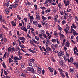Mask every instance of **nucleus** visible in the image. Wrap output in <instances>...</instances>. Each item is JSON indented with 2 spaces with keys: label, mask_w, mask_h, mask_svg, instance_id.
Wrapping results in <instances>:
<instances>
[{
  "label": "nucleus",
  "mask_w": 78,
  "mask_h": 78,
  "mask_svg": "<svg viewBox=\"0 0 78 78\" xmlns=\"http://www.w3.org/2000/svg\"><path fill=\"white\" fill-rule=\"evenodd\" d=\"M63 2L66 6H68L70 4V2L69 0H64Z\"/></svg>",
  "instance_id": "f257e3e1"
},
{
  "label": "nucleus",
  "mask_w": 78,
  "mask_h": 78,
  "mask_svg": "<svg viewBox=\"0 0 78 78\" xmlns=\"http://www.w3.org/2000/svg\"><path fill=\"white\" fill-rule=\"evenodd\" d=\"M58 34L59 36L60 37V38L61 39H64L65 36L64 34H62L61 32H58Z\"/></svg>",
  "instance_id": "f03ea898"
},
{
  "label": "nucleus",
  "mask_w": 78,
  "mask_h": 78,
  "mask_svg": "<svg viewBox=\"0 0 78 78\" xmlns=\"http://www.w3.org/2000/svg\"><path fill=\"white\" fill-rule=\"evenodd\" d=\"M71 31H73V34L74 36H76V35H78V33L76 32V31L75 30H74V29L72 28V27L71 28Z\"/></svg>",
  "instance_id": "7ed1b4c3"
},
{
  "label": "nucleus",
  "mask_w": 78,
  "mask_h": 78,
  "mask_svg": "<svg viewBox=\"0 0 78 78\" xmlns=\"http://www.w3.org/2000/svg\"><path fill=\"white\" fill-rule=\"evenodd\" d=\"M64 55V51H60L58 53V56L59 57H61L62 56H63Z\"/></svg>",
  "instance_id": "20e7f679"
},
{
  "label": "nucleus",
  "mask_w": 78,
  "mask_h": 78,
  "mask_svg": "<svg viewBox=\"0 0 78 78\" xmlns=\"http://www.w3.org/2000/svg\"><path fill=\"white\" fill-rule=\"evenodd\" d=\"M73 61H74V59L73 57H71L70 58V60L69 58H68V61L69 62H71L72 63L73 62Z\"/></svg>",
  "instance_id": "39448f33"
},
{
  "label": "nucleus",
  "mask_w": 78,
  "mask_h": 78,
  "mask_svg": "<svg viewBox=\"0 0 78 78\" xmlns=\"http://www.w3.org/2000/svg\"><path fill=\"white\" fill-rule=\"evenodd\" d=\"M13 8V4L11 5V4H10L9 6L7 7V9H8V10H10V9H11Z\"/></svg>",
  "instance_id": "423d86ee"
},
{
  "label": "nucleus",
  "mask_w": 78,
  "mask_h": 78,
  "mask_svg": "<svg viewBox=\"0 0 78 78\" xmlns=\"http://www.w3.org/2000/svg\"><path fill=\"white\" fill-rule=\"evenodd\" d=\"M67 12L66 11H65L64 12V19H65V20H66V18H67Z\"/></svg>",
  "instance_id": "0eeeda50"
},
{
  "label": "nucleus",
  "mask_w": 78,
  "mask_h": 78,
  "mask_svg": "<svg viewBox=\"0 0 78 78\" xmlns=\"http://www.w3.org/2000/svg\"><path fill=\"white\" fill-rule=\"evenodd\" d=\"M29 17H30V23H32L33 22V19H34V18H33V16H31L30 15L29 16Z\"/></svg>",
  "instance_id": "6e6552de"
},
{
  "label": "nucleus",
  "mask_w": 78,
  "mask_h": 78,
  "mask_svg": "<svg viewBox=\"0 0 78 78\" xmlns=\"http://www.w3.org/2000/svg\"><path fill=\"white\" fill-rule=\"evenodd\" d=\"M69 18L67 17L66 18V19L67 20H68L69 22H71V20H70V19H72V16L71 14H69Z\"/></svg>",
  "instance_id": "1a4fd4ad"
},
{
  "label": "nucleus",
  "mask_w": 78,
  "mask_h": 78,
  "mask_svg": "<svg viewBox=\"0 0 78 78\" xmlns=\"http://www.w3.org/2000/svg\"><path fill=\"white\" fill-rule=\"evenodd\" d=\"M4 39V43H6L7 41V39L5 37H2V38L1 39V41H3V40Z\"/></svg>",
  "instance_id": "9d476101"
},
{
  "label": "nucleus",
  "mask_w": 78,
  "mask_h": 78,
  "mask_svg": "<svg viewBox=\"0 0 78 78\" xmlns=\"http://www.w3.org/2000/svg\"><path fill=\"white\" fill-rule=\"evenodd\" d=\"M72 26H71V31L72 28H74V29H76V25L74 24V23H73L72 24Z\"/></svg>",
  "instance_id": "9b49d317"
},
{
  "label": "nucleus",
  "mask_w": 78,
  "mask_h": 78,
  "mask_svg": "<svg viewBox=\"0 0 78 78\" xmlns=\"http://www.w3.org/2000/svg\"><path fill=\"white\" fill-rule=\"evenodd\" d=\"M40 16H39L38 14H37L36 15V18L37 20H39L40 19Z\"/></svg>",
  "instance_id": "f8f14e48"
},
{
  "label": "nucleus",
  "mask_w": 78,
  "mask_h": 78,
  "mask_svg": "<svg viewBox=\"0 0 78 78\" xmlns=\"http://www.w3.org/2000/svg\"><path fill=\"white\" fill-rule=\"evenodd\" d=\"M65 45V46H66V47H69L70 45V42L68 41L67 42H66Z\"/></svg>",
  "instance_id": "ddd939ff"
},
{
  "label": "nucleus",
  "mask_w": 78,
  "mask_h": 78,
  "mask_svg": "<svg viewBox=\"0 0 78 78\" xmlns=\"http://www.w3.org/2000/svg\"><path fill=\"white\" fill-rule=\"evenodd\" d=\"M69 25V24H66V29L68 30L70 29V27Z\"/></svg>",
  "instance_id": "4468645a"
},
{
  "label": "nucleus",
  "mask_w": 78,
  "mask_h": 78,
  "mask_svg": "<svg viewBox=\"0 0 78 78\" xmlns=\"http://www.w3.org/2000/svg\"><path fill=\"white\" fill-rule=\"evenodd\" d=\"M25 5L27 6H30V5H31V2H29L28 1L26 2H25Z\"/></svg>",
  "instance_id": "2eb2a0df"
},
{
  "label": "nucleus",
  "mask_w": 78,
  "mask_h": 78,
  "mask_svg": "<svg viewBox=\"0 0 78 78\" xmlns=\"http://www.w3.org/2000/svg\"><path fill=\"white\" fill-rule=\"evenodd\" d=\"M19 38L21 41H25V38L23 37H19Z\"/></svg>",
  "instance_id": "dca6fc26"
},
{
  "label": "nucleus",
  "mask_w": 78,
  "mask_h": 78,
  "mask_svg": "<svg viewBox=\"0 0 78 78\" xmlns=\"http://www.w3.org/2000/svg\"><path fill=\"white\" fill-rule=\"evenodd\" d=\"M57 28L59 30H60V31L59 32H60V33H61V31H62V28L60 27V26H59V25L58 26Z\"/></svg>",
  "instance_id": "f3484780"
},
{
  "label": "nucleus",
  "mask_w": 78,
  "mask_h": 78,
  "mask_svg": "<svg viewBox=\"0 0 78 78\" xmlns=\"http://www.w3.org/2000/svg\"><path fill=\"white\" fill-rule=\"evenodd\" d=\"M8 60L9 62L10 63V62H14V61H13V59H12L11 58H8Z\"/></svg>",
  "instance_id": "a211bd4d"
},
{
  "label": "nucleus",
  "mask_w": 78,
  "mask_h": 78,
  "mask_svg": "<svg viewBox=\"0 0 78 78\" xmlns=\"http://www.w3.org/2000/svg\"><path fill=\"white\" fill-rule=\"evenodd\" d=\"M58 7L60 8V9H62V5H61V3H59L58 5Z\"/></svg>",
  "instance_id": "6ab92c4d"
},
{
  "label": "nucleus",
  "mask_w": 78,
  "mask_h": 78,
  "mask_svg": "<svg viewBox=\"0 0 78 78\" xmlns=\"http://www.w3.org/2000/svg\"><path fill=\"white\" fill-rule=\"evenodd\" d=\"M13 59L14 61H16V60H20L21 59L20 58H18L17 57H15Z\"/></svg>",
  "instance_id": "aec40b11"
},
{
  "label": "nucleus",
  "mask_w": 78,
  "mask_h": 78,
  "mask_svg": "<svg viewBox=\"0 0 78 78\" xmlns=\"http://www.w3.org/2000/svg\"><path fill=\"white\" fill-rule=\"evenodd\" d=\"M29 51L31 53H36L35 51H34V50H32L31 48H30L29 49Z\"/></svg>",
  "instance_id": "412c9836"
},
{
  "label": "nucleus",
  "mask_w": 78,
  "mask_h": 78,
  "mask_svg": "<svg viewBox=\"0 0 78 78\" xmlns=\"http://www.w3.org/2000/svg\"><path fill=\"white\" fill-rule=\"evenodd\" d=\"M58 70H59V72H60V73H62V72H64V71L63 70L61 69L58 68Z\"/></svg>",
  "instance_id": "4be33fe9"
},
{
  "label": "nucleus",
  "mask_w": 78,
  "mask_h": 78,
  "mask_svg": "<svg viewBox=\"0 0 78 78\" xmlns=\"http://www.w3.org/2000/svg\"><path fill=\"white\" fill-rule=\"evenodd\" d=\"M2 27L4 28V29H5V30H6V31H8V28H7L4 25H2Z\"/></svg>",
  "instance_id": "5701e85b"
},
{
  "label": "nucleus",
  "mask_w": 78,
  "mask_h": 78,
  "mask_svg": "<svg viewBox=\"0 0 78 78\" xmlns=\"http://www.w3.org/2000/svg\"><path fill=\"white\" fill-rule=\"evenodd\" d=\"M10 5V4H9V3L8 2H7L5 3V6H7V7L8 8V7H9V6Z\"/></svg>",
  "instance_id": "b1692460"
},
{
  "label": "nucleus",
  "mask_w": 78,
  "mask_h": 78,
  "mask_svg": "<svg viewBox=\"0 0 78 78\" xmlns=\"http://www.w3.org/2000/svg\"><path fill=\"white\" fill-rule=\"evenodd\" d=\"M7 50L9 53L10 51H11V50H12V48H11V47H9L7 49Z\"/></svg>",
  "instance_id": "393cba45"
},
{
  "label": "nucleus",
  "mask_w": 78,
  "mask_h": 78,
  "mask_svg": "<svg viewBox=\"0 0 78 78\" xmlns=\"http://www.w3.org/2000/svg\"><path fill=\"white\" fill-rule=\"evenodd\" d=\"M60 75L61 76H62V77L63 78H64L65 77V76L64 75V74L63 72L60 73Z\"/></svg>",
  "instance_id": "a878e982"
},
{
  "label": "nucleus",
  "mask_w": 78,
  "mask_h": 78,
  "mask_svg": "<svg viewBox=\"0 0 78 78\" xmlns=\"http://www.w3.org/2000/svg\"><path fill=\"white\" fill-rule=\"evenodd\" d=\"M27 29H30V28H31V25H30V23L28 24L27 26Z\"/></svg>",
  "instance_id": "bb28decb"
},
{
  "label": "nucleus",
  "mask_w": 78,
  "mask_h": 78,
  "mask_svg": "<svg viewBox=\"0 0 78 78\" xmlns=\"http://www.w3.org/2000/svg\"><path fill=\"white\" fill-rule=\"evenodd\" d=\"M56 8L53 7V8L52 11L54 12V13H56Z\"/></svg>",
  "instance_id": "cd10ccee"
},
{
  "label": "nucleus",
  "mask_w": 78,
  "mask_h": 78,
  "mask_svg": "<svg viewBox=\"0 0 78 78\" xmlns=\"http://www.w3.org/2000/svg\"><path fill=\"white\" fill-rule=\"evenodd\" d=\"M51 11V10L49 9L46 10L45 11V12H46V14H47V13H48V12H50Z\"/></svg>",
  "instance_id": "c85d7f7f"
},
{
  "label": "nucleus",
  "mask_w": 78,
  "mask_h": 78,
  "mask_svg": "<svg viewBox=\"0 0 78 78\" xmlns=\"http://www.w3.org/2000/svg\"><path fill=\"white\" fill-rule=\"evenodd\" d=\"M33 23L34 25H36L37 24V22L36 21H33Z\"/></svg>",
  "instance_id": "c756f323"
},
{
  "label": "nucleus",
  "mask_w": 78,
  "mask_h": 78,
  "mask_svg": "<svg viewBox=\"0 0 78 78\" xmlns=\"http://www.w3.org/2000/svg\"><path fill=\"white\" fill-rule=\"evenodd\" d=\"M2 65L4 68H6V64H5V63L4 62H3Z\"/></svg>",
  "instance_id": "7c9ffc66"
},
{
  "label": "nucleus",
  "mask_w": 78,
  "mask_h": 78,
  "mask_svg": "<svg viewBox=\"0 0 78 78\" xmlns=\"http://www.w3.org/2000/svg\"><path fill=\"white\" fill-rule=\"evenodd\" d=\"M60 64L62 66H63V65H64V62L62 60H61L60 61Z\"/></svg>",
  "instance_id": "2f4dec72"
},
{
  "label": "nucleus",
  "mask_w": 78,
  "mask_h": 78,
  "mask_svg": "<svg viewBox=\"0 0 78 78\" xmlns=\"http://www.w3.org/2000/svg\"><path fill=\"white\" fill-rule=\"evenodd\" d=\"M4 11L5 12L6 14H8V13H9V11H8V10L7 9H5L4 10Z\"/></svg>",
  "instance_id": "473e14b6"
},
{
  "label": "nucleus",
  "mask_w": 78,
  "mask_h": 78,
  "mask_svg": "<svg viewBox=\"0 0 78 78\" xmlns=\"http://www.w3.org/2000/svg\"><path fill=\"white\" fill-rule=\"evenodd\" d=\"M46 50L48 51H51V48L49 47L46 48Z\"/></svg>",
  "instance_id": "72a5a7b5"
},
{
  "label": "nucleus",
  "mask_w": 78,
  "mask_h": 78,
  "mask_svg": "<svg viewBox=\"0 0 78 78\" xmlns=\"http://www.w3.org/2000/svg\"><path fill=\"white\" fill-rule=\"evenodd\" d=\"M22 30L23 31H24L25 32H27V29L25 27L23 28Z\"/></svg>",
  "instance_id": "f704fd0d"
},
{
  "label": "nucleus",
  "mask_w": 78,
  "mask_h": 78,
  "mask_svg": "<svg viewBox=\"0 0 78 78\" xmlns=\"http://www.w3.org/2000/svg\"><path fill=\"white\" fill-rule=\"evenodd\" d=\"M63 58L65 61H68V59L67 58H66V56H64L63 57Z\"/></svg>",
  "instance_id": "c9c22d12"
},
{
  "label": "nucleus",
  "mask_w": 78,
  "mask_h": 78,
  "mask_svg": "<svg viewBox=\"0 0 78 78\" xmlns=\"http://www.w3.org/2000/svg\"><path fill=\"white\" fill-rule=\"evenodd\" d=\"M42 19L43 20H47V19L46 17H45L44 16H42Z\"/></svg>",
  "instance_id": "e433bc0d"
},
{
  "label": "nucleus",
  "mask_w": 78,
  "mask_h": 78,
  "mask_svg": "<svg viewBox=\"0 0 78 78\" xmlns=\"http://www.w3.org/2000/svg\"><path fill=\"white\" fill-rule=\"evenodd\" d=\"M31 72H32L33 73H34L35 72H34V70L33 68H31L30 70Z\"/></svg>",
  "instance_id": "4c0bfd02"
},
{
  "label": "nucleus",
  "mask_w": 78,
  "mask_h": 78,
  "mask_svg": "<svg viewBox=\"0 0 78 78\" xmlns=\"http://www.w3.org/2000/svg\"><path fill=\"white\" fill-rule=\"evenodd\" d=\"M35 39L37 41H39V37L37 36H35Z\"/></svg>",
  "instance_id": "58836bf2"
},
{
  "label": "nucleus",
  "mask_w": 78,
  "mask_h": 78,
  "mask_svg": "<svg viewBox=\"0 0 78 78\" xmlns=\"http://www.w3.org/2000/svg\"><path fill=\"white\" fill-rule=\"evenodd\" d=\"M48 69L51 72V73H52V72H53V69H52V68H51L50 67H49Z\"/></svg>",
  "instance_id": "ea45409f"
},
{
  "label": "nucleus",
  "mask_w": 78,
  "mask_h": 78,
  "mask_svg": "<svg viewBox=\"0 0 78 78\" xmlns=\"http://www.w3.org/2000/svg\"><path fill=\"white\" fill-rule=\"evenodd\" d=\"M34 7H35V8L34 9L35 10H37V5H36L35 4L34 5Z\"/></svg>",
  "instance_id": "a19ab883"
},
{
  "label": "nucleus",
  "mask_w": 78,
  "mask_h": 78,
  "mask_svg": "<svg viewBox=\"0 0 78 78\" xmlns=\"http://www.w3.org/2000/svg\"><path fill=\"white\" fill-rule=\"evenodd\" d=\"M41 33L42 34H45V31L43 30H41Z\"/></svg>",
  "instance_id": "79ce46f5"
},
{
  "label": "nucleus",
  "mask_w": 78,
  "mask_h": 78,
  "mask_svg": "<svg viewBox=\"0 0 78 78\" xmlns=\"http://www.w3.org/2000/svg\"><path fill=\"white\" fill-rule=\"evenodd\" d=\"M50 0H46V1H45V3H44V5L47 4V3H48V2H50Z\"/></svg>",
  "instance_id": "37998d69"
},
{
  "label": "nucleus",
  "mask_w": 78,
  "mask_h": 78,
  "mask_svg": "<svg viewBox=\"0 0 78 78\" xmlns=\"http://www.w3.org/2000/svg\"><path fill=\"white\" fill-rule=\"evenodd\" d=\"M51 47L53 49V50H54L55 49V45H53V44L52 45H51Z\"/></svg>",
  "instance_id": "c03bdc74"
},
{
  "label": "nucleus",
  "mask_w": 78,
  "mask_h": 78,
  "mask_svg": "<svg viewBox=\"0 0 78 78\" xmlns=\"http://www.w3.org/2000/svg\"><path fill=\"white\" fill-rule=\"evenodd\" d=\"M62 24H65L66 23V21L65 20H63L62 22Z\"/></svg>",
  "instance_id": "a18cd8bd"
},
{
  "label": "nucleus",
  "mask_w": 78,
  "mask_h": 78,
  "mask_svg": "<svg viewBox=\"0 0 78 78\" xmlns=\"http://www.w3.org/2000/svg\"><path fill=\"white\" fill-rule=\"evenodd\" d=\"M17 6H18V5H17V4H14V5L13 4V7L14 8H16V7H17Z\"/></svg>",
  "instance_id": "49530a36"
},
{
  "label": "nucleus",
  "mask_w": 78,
  "mask_h": 78,
  "mask_svg": "<svg viewBox=\"0 0 78 78\" xmlns=\"http://www.w3.org/2000/svg\"><path fill=\"white\" fill-rule=\"evenodd\" d=\"M59 17V16L58 15H56L55 16V17L53 18V19H57Z\"/></svg>",
  "instance_id": "de8ad7c7"
},
{
  "label": "nucleus",
  "mask_w": 78,
  "mask_h": 78,
  "mask_svg": "<svg viewBox=\"0 0 78 78\" xmlns=\"http://www.w3.org/2000/svg\"><path fill=\"white\" fill-rule=\"evenodd\" d=\"M51 41L52 42L55 43V42L56 41V39H53Z\"/></svg>",
  "instance_id": "09e8293b"
},
{
  "label": "nucleus",
  "mask_w": 78,
  "mask_h": 78,
  "mask_svg": "<svg viewBox=\"0 0 78 78\" xmlns=\"http://www.w3.org/2000/svg\"><path fill=\"white\" fill-rule=\"evenodd\" d=\"M42 25H43V26H44V25H45V21H44V20L42 21Z\"/></svg>",
  "instance_id": "8fccbe9b"
},
{
  "label": "nucleus",
  "mask_w": 78,
  "mask_h": 78,
  "mask_svg": "<svg viewBox=\"0 0 78 78\" xmlns=\"http://www.w3.org/2000/svg\"><path fill=\"white\" fill-rule=\"evenodd\" d=\"M60 14L62 16H63L64 15V12H63V11H60Z\"/></svg>",
  "instance_id": "3c124183"
},
{
  "label": "nucleus",
  "mask_w": 78,
  "mask_h": 78,
  "mask_svg": "<svg viewBox=\"0 0 78 78\" xmlns=\"http://www.w3.org/2000/svg\"><path fill=\"white\" fill-rule=\"evenodd\" d=\"M4 73L5 75H8V73L5 70H4Z\"/></svg>",
  "instance_id": "603ef678"
},
{
  "label": "nucleus",
  "mask_w": 78,
  "mask_h": 78,
  "mask_svg": "<svg viewBox=\"0 0 78 78\" xmlns=\"http://www.w3.org/2000/svg\"><path fill=\"white\" fill-rule=\"evenodd\" d=\"M64 31L66 34H67L68 33V30H67V29H64Z\"/></svg>",
  "instance_id": "864d4df0"
},
{
  "label": "nucleus",
  "mask_w": 78,
  "mask_h": 78,
  "mask_svg": "<svg viewBox=\"0 0 78 78\" xmlns=\"http://www.w3.org/2000/svg\"><path fill=\"white\" fill-rule=\"evenodd\" d=\"M29 61L30 62H33V61H34V59H33V58H31L29 60Z\"/></svg>",
  "instance_id": "5fc2aeb1"
},
{
  "label": "nucleus",
  "mask_w": 78,
  "mask_h": 78,
  "mask_svg": "<svg viewBox=\"0 0 78 78\" xmlns=\"http://www.w3.org/2000/svg\"><path fill=\"white\" fill-rule=\"evenodd\" d=\"M17 18H18V19H19V20H21V17H20V16H19V15H18L17 16Z\"/></svg>",
  "instance_id": "6e6d98bb"
},
{
  "label": "nucleus",
  "mask_w": 78,
  "mask_h": 78,
  "mask_svg": "<svg viewBox=\"0 0 78 78\" xmlns=\"http://www.w3.org/2000/svg\"><path fill=\"white\" fill-rule=\"evenodd\" d=\"M75 50H76V51H77L78 50H77V47L76 46H75L74 48V51H75Z\"/></svg>",
  "instance_id": "4d7b16f0"
},
{
  "label": "nucleus",
  "mask_w": 78,
  "mask_h": 78,
  "mask_svg": "<svg viewBox=\"0 0 78 78\" xmlns=\"http://www.w3.org/2000/svg\"><path fill=\"white\" fill-rule=\"evenodd\" d=\"M65 75L67 78H69V75H68V73H67V72H66L65 73Z\"/></svg>",
  "instance_id": "13d9d810"
},
{
  "label": "nucleus",
  "mask_w": 78,
  "mask_h": 78,
  "mask_svg": "<svg viewBox=\"0 0 78 78\" xmlns=\"http://www.w3.org/2000/svg\"><path fill=\"white\" fill-rule=\"evenodd\" d=\"M31 68L30 67H27V70L28 71H30V70H31Z\"/></svg>",
  "instance_id": "bf43d9fd"
},
{
  "label": "nucleus",
  "mask_w": 78,
  "mask_h": 78,
  "mask_svg": "<svg viewBox=\"0 0 78 78\" xmlns=\"http://www.w3.org/2000/svg\"><path fill=\"white\" fill-rule=\"evenodd\" d=\"M67 11L68 12H69H69L72 11V10L71 9H67Z\"/></svg>",
  "instance_id": "052dcab7"
},
{
  "label": "nucleus",
  "mask_w": 78,
  "mask_h": 78,
  "mask_svg": "<svg viewBox=\"0 0 78 78\" xmlns=\"http://www.w3.org/2000/svg\"><path fill=\"white\" fill-rule=\"evenodd\" d=\"M12 51V53H13V52H14V51H15V50L14 49V48L13 47L12 48V51Z\"/></svg>",
  "instance_id": "680f3d73"
},
{
  "label": "nucleus",
  "mask_w": 78,
  "mask_h": 78,
  "mask_svg": "<svg viewBox=\"0 0 78 78\" xmlns=\"http://www.w3.org/2000/svg\"><path fill=\"white\" fill-rule=\"evenodd\" d=\"M2 21L3 22V23H5V24H6V20H5V19H3L2 20Z\"/></svg>",
  "instance_id": "e2e57ef3"
},
{
  "label": "nucleus",
  "mask_w": 78,
  "mask_h": 78,
  "mask_svg": "<svg viewBox=\"0 0 78 78\" xmlns=\"http://www.w3.org/2000/svg\"><path fill=\"white\" fill-rule=\"evenodd\" d=\"M27 36L28 38H30V39H31V37L30 36V35H29L28 34H27Z\"/></svg>",
  "instance_id": "0e129e2a"
},
{
  "label": "nucleus",
  "mask_w": 78,
  "mask_h": 78,
  "mask_svg": "<svg viewBox=\"0 0 78 78\" xmlns=\"http://www.w3.org/2000/svg\"><path fill=\"white\" fill-rule=\"evenodd\" d=\"M53 51L55 52V53H58V51L56 50L55 49H54L53 50Z\"/></svg>",
  "instance_id": "69168bd1"
},
{
  "label": "nucleus",
  "mask_w": 78,
  "mask_h": 78,
  "mask_svg": "<svg viewBox=\"0 0 78 78\" xmlns=\"http://www.w3.org/2000/svg\"><path fill=\"white\" fill-rule=\"evenodd\" d=\"M56 41L57 44H59V43H60V42H59V40H58V39H57Z\"/></svg>",
  "instance_id": "338daca9"
},
{
  "label": "nucleus",
  "mask_w": 78,
  "mask_h": 78,
  "mask_svg": "<svg viewBox=\"0 0 78 78\" xmlns=\"http://www.w3.org/2000/svg\"><path fill=\"white\" fill-rule=\"evenodd\" d=\"M38 26L39 28H41V27H42V26L40 24H38Z\"/></svg>",
  "instance_id": "774afa93"
}]
</instances>
